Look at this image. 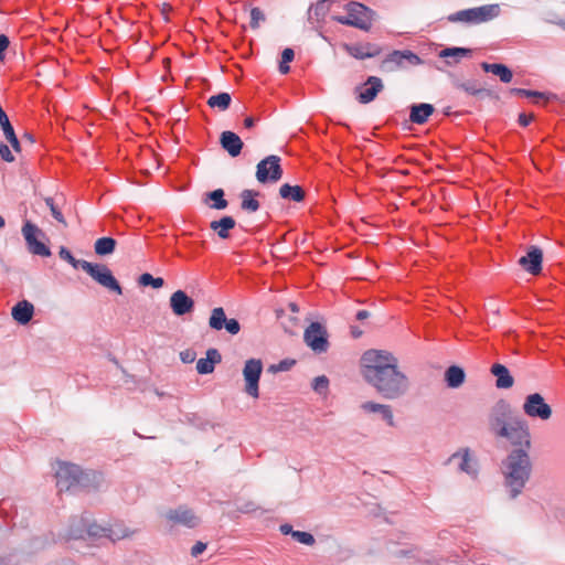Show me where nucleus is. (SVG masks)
<instances>
[{
  "label": "nucleus",
  "instance_id": "obj_1",
  "mask_svg": "<svg viewBox=\"0 0 565 565\" xmlns=\"http://www.w3.org/2000/svg\"><path fill=\"white\" fill-rule=\"evenodd\" d=\"M363 379L387 399L405 395L408 377L398 369V359L385 350H367L361 358Z\"/></svg>",
  "mask_w": 565,
  "mask_h": 565
},
{
  "label": "nucleus",
  "instance_id": "obj_2",
  "mask_svg": "<svg viewBox=\"0 0 565 565\" xmlns=\"http://www.w3.org/2000/svg\"><path fill=\"white\" fill-rule=\"evenodd\" d=\"M532 472V462L525 450H512L503 461L505 486L512 499L516 498L525 487Z\"/></svg>",
  "mask_w": 565,
  "mask_h": 565
},
{
  "label": "nucleus",
  "instance_id": "obj_3",
  "mask_svg": "<svg viewBox=\"0 0 565 565\" xmlns=\"http://www.w3.org/2000/svg\"><path fill=\"white\" fill-rule=\"evenodd\" d=\"M347 15H333L332 20L353 26L363 31H369L374 20V12L360 2H349L345 6Z\"/></svg>",
  "mask_w": 565,
  "mask_h": 565
},
{
  "label": "nucleus",
  "instance_id": "obj_4",
  "mask_svg": "<svg viewBox=\"0 0 565 565\" xmlns=\"http://www.w3.org/2000/svg\"><path fill=\"white\" fill-rule=\"evenodd\" d=\"M499 14L500 6L498 3H491L457 11L448 17V21L454 23L461 22L469 25L480 24L495 19Z\"/></svg>",
  "mask_w": 565,
  "mask_h": 565
},
{
  "label": "nucleus",
  "instance_id": "obj_5",
  "mask_svg": "<svg viewBox=\"0 0 565 565\" xmlns=\"http://www.w3.org/2000/svg\"><path fill=\"white\" fill-rule=\"evenodd\" d=\"M499 438H503L508 440L512 446L519 447L516 450H525L529 452L532 447L529 425L524 419L519 417L510 420V425L499 436Z\"/></svg>",
  "mask_w": 565,
  "mask_h": 565
},
{
  "label": "nucleus",
  "instance_id": "obj_6",
  "mask_svg": "<svg viewBox=\"0 0 565 565\" xmlns=\"http://www.w3.org/2000/svg\"><path fill=\"white\" fill-rule=\"evenodd\" d=\"M511 405L504 401H498L488 414V427L494 437L499 436L507 429L512 420Z\"/></svg>",
  "mask_w": 565,
  "mask_h": 565
},
{
  "label": "nucleus",
  "instance_id": "obj_7",
  "mask_svg": "<svg viewBox=\"0 0 565 565\" xmlns=\"http://www.w3.org/2000/svg\"><path fill=\"white\" fill-rule=\"evenodd\" d=\"M87 475L82 469L74 465L63 462L60 463L56 471V484L60 491H67L77 486H86Z\"/></svg>",
  "mask_w": 565,
  "mask_h": 565
},
{
  "label": "nucleus",
  "instance_id": "obj_8",
  "mask_svg": "<svg viewBox=\"0 0 565 565\" xmlns=\"http://www.w3.org/2000/svg\"><path fill=\"white\" fill-rule=\"evenodd\" d=\"M82 269L86 271L100 286L116 292L117 295L122 294V289L119 282L106 265L84 262V264H82Z\"/></svg>",
  "mask_w": 565,
  "mask_h": 565
},
{
  "label": "nucleus",
  "instance_id": "obj_9",
  "mask_svg": "<svg viewBox=\"0 0 565 565\" xmlns=\"http://www.w3.org/2000/svg\"><path fill=\"white\" fill-rule=\"evenodd\" d=\"M522 409L527 417L542 422L551 419L553 415L551 405L545 402V398L540 393L529 394L524 398Z\"/></svg>",
  "mask_w": 565,
  "mask_h": 565
},
{
  "label": "nucleus",
  "instance_id": "obj_10",
  "mask_svg": "<svg viewBox=\"0 0 565 565\" xmlns=\"http://www.w3.org/2000/svg\"><path fill=\"white\" fill-rule=\"evenodd\" d=\"M282 178L280 158L270 154L260 160L256 167V179L259 183H276Z\"/></svg>",
  "mask_w": 565,
  "mask_h": 565
},
{
  "label": "nucleus",
  "instance_id": "obj_11",
  "mask_svg": "<svg viewBox=\"0 0 565 565\" xmlns=\"http://www.w3.org/2000/svg\"><path fill=\"white\" fill-rule=\"evenodd\" d=\"M423 63L422 58L409 50L393 51L382 63V70L385 72H394L407 66H416Z\"/></svg>",
  "mask_w": 565,
  "mask_h": 565
},
{
  "label": "nucleus",
  "instance_id": "obj_12",
  "mask_svg": "<svg viewBox=\"0 0 565 565\" xmlns=\"http://www.w3.org/2000/svg\"><path fill=\"white\" fill-rule=\"evenodd\" d=\"M263 372V363L259 359H249L243 367V376L245 381V393L253 398L259 396V379Z\"/></svg>",
  "mask_w": 565,
  "mask_h": 565
},
{
  "label": "nucleus",
  "instance_id": "obj_13",
  "mask_svg": "<svg viewBox=\"0 0 565 565\" xmlns=\"http://www.w3.org/2000/svg\"><path fill=\"white\" fill-rule=\"evenodd\" d=\"M305 343L316 353H323L328 350V333L319 322H311L303 332Z\"/></svg>",
  "mask_w": 565,
  "mask_h": 565
},
{
  "label": "nucleus",
  "instance_id": "obj_14",
  "mask_svg": "<svg viewBox=\"0 0 565 565\" xmlns=\"http://www.w3.org/2000/svg\"><path fill=\"white\" fill-rule=\"evenodd\" d=\"M104 531V527L89 523L87 518L81 516L71 521L66 537L68 540H82L86 536H98Z\"/></svg>",
  "mask_w": 565,
  "mask_h": 565
},
{
  "label": "nucleus",
  "instance_id": "obj_15",
  "mask_svg": "<svg viewBox=\"0 0 565 565\" xmlns=\"http://www.w3.org/2000/svg\"><path fill=\"white\" fill-rule=\"evenodd\" d=\"M22 234L26 242L28 248L32 254L42 257L51 256L50 248L36 238V235H43V233L35 224L26 221L22 227Z\"/></svg>",
  "mask_w": 565,
  "mask_h": 565
},
{
  "label": "nucleus",
  "instance_id": "obj_16",
  "mask_svg": "<svg viewBox=\"0 0 565 565\" xmlns=\"http://www.w3.org/2000/svg\"><path fill=\"white\" fill-rule=\"evenodd\" d=\"M209 326L215 331L225 329L232 335H236L241 331L239 322L234 318L227 319L222 307H216L211 311Z\"/></svg>",
  "mask_w": 565,
  "mask_h": 565
},
{
  "label": "nucleus",
  "instance_id": "obj_17",
  "mask_svg": "<svg viewBox=\"0 0 565 565\" xmlns=\"http://www.w3.org/2000/svg\"><path fill=\"white\" fill-rule=\"evenodd\" d=\"M164 519L170 527L175 525H183L186 527H194L199 523V518L192 510L185 507H179L166 512Z\"/></svg>",
  "mask_w": 565,
  "mask_h": 565
},
{
  "label": "nucleus",
  "instance_id": "obj_18",
  "mask_svg": "<svg viewBox=\"0 0 565 565\" xmlns=\"http://www.w3.org/2000/svg\"><path fill=\"white\" fill-rule=\"evenodd\" d=\"M543 252L537 246H531L526 255L519 259L520 266L532 275H539L542 271Z\"/></svg>",
  "mask_w": 565,
  "mask_h": 565
},
{
  "label": "nucleus",
  "instance_id": "obj_19",
  "mask_svg": "<svg viewBox=\"0 0 565 565\" xmlns=\"http://www.w3.org/2000/svg\"><path fill=\"white\" fill-rule=\"evenodd\" d=\"M169 305L175 316H184L194 310V300L183 290L174 291L170 296Z\"/></svg>",
  "mask_w": 565,
  "mask_h": 565
},
{
  "label": "nucleus",
  "instance_id": "obj_20",
  "mask_svg": "<svg viewBox=\"0 0 565 565\" xmlns=\"http://www.w3.org/2000/svg\"><path fill=\"white\" fill-rule=\"evenodd\" d=\"M383 83L380 77L370 76L366 82L358 87V100L361 104H369L375 99L376 95L383 89Z\"/></svg>",
  "mask_w": 565,
  "mask_h": 565
},
{
  "label": "nucleus",
  "instance_id": "obj_21",
  "mask_svg": "<svg viewBox=\"0 0 565 565\" xmlns=\"http://www.w3.org/2000/svg\"><path fill=\"white\" fill-rule=\"evenodd\" d=\"M220 145L233 158L241 154L244 146L239 136L230 130L221 134Z\"/></svg>",
  "mask_w": 565,
  "mask_h": 565
},
{
  "label": "nucleus",
  "instance_id": "obj_22",
  "mask_svg": "<svg viewBox=\"0 0 565 565\" xmlns=\"http://www.w3.org/2000/svg\"><path fill=\"white\" fill-rule=\"evenodd\" d=\"M490 372L495 376V386L498 388L508 390L513 386L514 379L505 365L495 363L491 366Z\"/></svg>",
  "mask_w": 565,
  "mask_h": 565
},
{
  "label": "nucleus",
  "instance_id": "obj_23",
  "mask_svg": "<svg viewBox=\"0 0 565 565\" xmlns=\"http://www.w3.org/2000/svg\"><path fill=\"white\" fill-rule=\"evenodd\" d=\"M222 361L221 353L211 348L206 351V356L196 362V371L199 374H210L214 371L215 364Z\"/></svg>",
  "mask_w": 565,
  "mask_h": 565
},
{
  "label": "nucleus",
  "instance_id": "obj_24",
  "mask_svg": "<svg viewBox=\"0 0 565 565\" xmlns=\"http://www.w3.org/2000/svg\"><path fill=\"white\" fill-rule=\"evenodd\" d=\"M361 408L366 413H380L391 427L395 426L393 411L390 405L365 402L361 405Z\"/></svg>",
  "mask_w": 565,
  "mask_h": 565
},
{
  "label": "nucleus",
  "instance_id": "obj_25",
  "mask_svg": "<svg viewBox=\"0 0 565 565\" xmlns=\"http://www.w3.org/2000/svg\"><path fill=\"white\" fill-rule=\"evenodd\" d=\"M435 108L431 104L422 103L411 107L409 120L417 125H423L433 115Z\"/></svg>",
  "mask_w": 565,
  "mask_h": 565
},
{
  "label": "nucleus",
  "instance_id": "obj_26",
  "mask_svg": "<svg viewBox=\"0 0 565 565\" xmlns=\"http://www.w3.org/2000/svg\"><path fill=\"white\" fill-rule=\"evenodd\" d=\"M33 312V305L28 300H22L12 308L11 315L15 321L25 324L32 319Z\"/></svg>",
  "mask_w": 565,
  "mask_h": 565
},
{
  "label": "nucleus",
  "instance_id": "obj_27",
  "mask_svg": "<svg viewBox=\"0 0 565 565\" xmlns=\"http://www.w3.org/2000/svg\"><path fill=\"white\" fill-rule=\"evenodd\" d=\"M259 192L254 190H243L239 194L241 198V209L247 213H255L258 211L260 204L257 200Z\"/></svg>",
  "mask_w": 565,
  "mask_h": 565
},
{
  "label": "nucleus",
  "instance_id": "obj_28",
  "mask_svg": "<svg viewBox=\"0 0 565 565\" xmlns=\"http://www.w3.org/2000/svg\"><path fill=\"white\" fill-rule=\"evenodd\" d=\"M470 55L471 50L465 47H446L438 54L439 57L447 60L446 63L448 65L457 64L461 58L468 57Z\"/></svg>",
  "mask_w": 565,
  "mask_h": 565
},
{
  "label": "nucleus",
  "instance_id": "obj_29",
  "mask_svg": "<svg viewBox=\"0 0 565 565\" xmlns=\"http://www.w3.org/2000/svg\"><path fill=\"white\" fill-rule=\"evenodd\" d=\"M236 225L235 220L232 216H223L218 221H212L210 227L214 231L220 238H228L230 231Z\"/></svg>",
  "mask_w": 565,
  "mask_h": 565
},
{
  "label": "nucleus",
  "instance_id": "obj_30",
  "mask_svg": "<svg viewBox=\"0 0 565 565\" xmlns=\"http://www.w3.org/2000/svg\"><path fill=\"white\" fill-rule=\"evenodd\" d=\"M481 67L484 72L492 73L501 79L503 83H510L513 78L512 71L505 66L504 64H490V63H482Z\"/></svg>",
  "mask_w": 565,
  "mask_h": 565
},
{
  "label": "nucleus",
  "instance_id": "obj_31",
  "mask_svg": "<svg viewBox=\"0 0 565 565\" xmlns=\"http://www.w3.org/2000/svg\"><path fill=\"white\" fill-rule=\"evenodd\" d=\"M279 195L285 200L301 202L305 199V191L299 185L285 183L279 188Z\"/></svg>",
  "mask_w": 565,
  "mask_h": 565
},
{
  "label": "nucleus",
  "instance_id": "obj_32",
  "mask_svg": "<svg viewBox=\"0 0 565 565\" xmlns=\"http://www.w3.org/2000/svg\"><path fill=\"white\" fill-rule=\"evenodd\" d=\"M330 0L318 1L315 6L309 9V20L320 22L324 20L331 9Z\"/></svg>",
  "mask_w": 565,
  "mask_h": 565
},
{
  "label": "nucleus",
  "instance_id": "obj_33",
  "mask_svg": "<svg viewBox=\"0 0 565 565\" xmlns=\"http://www.w3.org/2000/svg\"><path fill=\"white\" fill-rule=\"evenodd\" d=\"M445 377L449 387L457 388L463 384L466 375L461 367L452 365L447 369Z\"/></svg>",
  "mask_w": 565,
  "mask_h": 565
},
{
  "label": "nucleus",
  "instance_id": "obj_34",
  "mask_svg": "<svg viewBox=\"0 0 565 565\" xmlns=\"http://www.w3.org/2000/svg\"><path fill=\"white\" fill-rule=\"evenodd\" d=\"M455 87L457 89H460V90H463L466 92L467 94L469 95H473V96H491V92L490 90H487L484 88H481L479 87V85L477 84L476 81H467V82H455L454 83Z\"/></svg>",
  "mask_w": 565,
  "mask_h": 565
},
{
  "label": "nucleus",
  "instance_id": "obj_35",
  "mask_svg": "<svg viewBox=\"0 0 565 565\" xmlns=\"http://www.w3.org/2000/svg\"><path fill=\"white\" fill-rule=\"evenodd\" d=\"M104 530L105 531L102 532L99 536H106L111 541L122 540L131 536L135 533V531H130L122 524H115L111 527Z\"/></svg>",
  "mask_w": 565,
  "mask_h": 565
},
{
  "label": "nucleus",
  "instance_id": "obj_36",
  "mask_svg": "<svg viewBox=\"0 0 565 565\" xmlns=\"http://www.w3.org/2000/svg\"><path fill=\"white\" fill-rule=\"evenodd\" d=\"M345 50L351 56L358 60L373 57L379 54V50L371 51L370 45H345Z\"/></svg>",
  "mask_w": 565,
  "mask_h": 565
},
{
  "label": "nucleus",
  "instance_id": "obj_37",
  "mask_svg": "<svg viewBox=\"0 0 565 565\" xmlns=\"http://www.w3.org/2000/svg\"><path fill=\"white\" fill-rule=\"evenodd\" d=\"M231 102H232L231 95L228 93L223 92V93H218L216 95H212L211 97H209L206 104L211 108H216L221 111H224L230 107Z\"/></svg>",
  "mask_w": 565,
  "mask_h": 565
},
{
  "label": "nucleus",
  "instance_id": "obj_38",
  "mask_svg": "<svg viewBox=\"0 0 565 565\" xmlns=\"http://www.w3.org/2000/svg\"><path fill=\"white\" fill-rule=\"evenodd\" d=\"M450 461H458L459 469L468 475H476V470L471 466V458L468 450L454 454Z\"/></svg>",
  "mask_w": 565,
  "mask_h": 565
},
{
  "label": "nucleus",
  "instance_id": "obj_39",
  "mask_svg": "<svg viewBox=\"0 0 565 565\" xmlns=\"http://www.w3.org/2000/svg\"><path fill=\"white\" fill-rule=\"evenodd\" d=\"M116 239L113 237H100L94 244V250L99 256L109 255L115 250Z\"/></svg>",
  "mask_w": 565,
  "mask_h": 565
},
{
  "label": "nucleus",
  "instance_id": "obj_40",
  "mask_svg": "<svg viewBox=\"0 0 565 565\" xmlns=\"http://www.w3.org/2000/svg\"><path fill=\"white\" fill-rule=\"evenodd\" d=\"M207 199L213 201L211 205L212 209L215 210H224L227 206V201L224 199V191L222 189H216L207 194Z\"/></svg>",
  "mask_w": 565,
  "mask_h": 565
},
{
  "label": "nucleus",
  "instance_id": "obj_41",
  "mask_svg": "<svg viewBox=\"0 0 565 565\" xmlns=\"http://www.w3.org/2000/svg\"><path fill=\"white\" fill-rule=\"evenodd\" d=\"M295 52L292 49H285L281 53V61L279 63V72L287 74L290 71L289 63L294 60Z\"/></svg>",
  "mask_w": 565,
  "mask_h": 565
},
{
  "label": "nucleus",
  "instance_id": "obj_42",
  "mask_svg": "<svg viewBox=\"0 0 565 565\" xmlns=\"http://www.w3.org/2000/svg\"><path fill=\"white\" fill-rule=\"evenodd\" d=\"M139 284L142 286H152L158 289L163 286L164 280L161 277L154 278L151 274L145 273L139 277Z\"/></svg>",
  "mask_w": 565,
  "mask_h": 565
},
{
  "label": "nucleus",
  "instance_id": "obj_43",
  "mask_svg": "<svg viewBox=\"0 0 565 565\" xmlns=\"http://www.w3.org/2000/svg\"><path fill=\"white\" fill-rule=\"evenodd\" d=\"M58 255L60 257L67 262L68 264L72 265L73 268L77 269L78 267L82 268V264H84L85 260H79V259H76L74 258V256L72 255V253L64 246H62L60 248V252H58Z\"/></svg>",
  "mask_w": 565,
  "mask_h": 565
},
{
  "label": "nucleus",
  "instance_id": "obj_44",
  "mask_svg": "<svg viewBox=\"0 0 565 565\" xmlns=\"http://www.w3.org/2000/svg\"><path fill=\"white\" fill-rule=\"evenodd\" d=\"M292 539L308 546H312L316 543L313 535L303 531H296V533H292Z\"/></svg>",
  "mask_w": 565,
  "mask_h": 565
},
{
  "label": "nucleus",
  "instance_id": "obj_45",
  "mask_svg": "<svg viewBox=\"0 0 565 565\" xmlns=\"http://www.w3.org/2000/svg\"><path fill=\"white\" fill-rule=\"evenodd\" d=\"M45 203L46 205L50 207L51 210V213H52V216L61 224H63L64 226H67V223L64 218V216L62 215V213L60 212V210L55 206L54 204V200L52 198H46L45 199Z\"/></svg>",
  "mask_w": 565,
  "mask_h": 565
},
{
  "label": "nucleus",
  "instance_id": "obj_46",
  "mask_svg": "<svg viewBox=\"0 0 565 565\" xmlns=\"http://www.w3.org/2000/svg\"><path fill=\"white\" fill-rule=\"evenodd\" d=\"M329 380L324 375H320L313 379L312 388L318 393H323L328 390Z\"/></svg>",
  "mask_w": 565,
  "mask_h": 565
},
{
  "label": "nucleus",
  "instance_id": "obj_47",
  "mask_svg": "<svg viewBox=\"0 0 565 565\" xmlns=\"http://www.w3.org/2000/svg\"><path fill=\"white\" fill-rule=\"evenodd\" d=\"M265 20V14L259 8H253L250 10V26L253 29H257L259 26V22Z\"/></svg>",
  "mask_w": 565,
  "mask_h": 565
},
{
  "label": "nucleus",
  "instance_id": "obj_48",
  "mask_svg": "<svg viewBox=\"0 0 565 565\" xmlns=\"http://www.w3.org/2000/svg\"><path fill=\"white\" fill-rule=\"evenodd\" d=\"M510 94L519 95L523 97L543 98L544 94L535 90H527L523 88H511Z\"/></svg>",
  "mask_w": 565,
  "mask_h": 565
},
{
  "label": "nucleus",
  "instance_id": "obj_49",
  "mask_svg": "<svg viewBox=\"0 0 565 565\" xmlns=\"http://www.w3.org/2000/svg\"><path fill=\"white\" fill-rule=\"evenodd\" d=\"M0 157L2 158V160L7 161V162H13L14 161V157L10 150V148L7 146V145H0Z\"/></svg>",
  "mask_w": 565,
  "mask_h": 565
},
{
  "label": "nucleus",
  "instance_id": "obj_50",
  "mask_svg": "<svg viewBox=\"0 0 565 565\" xmlns=\"http://www.w3.org/2000/svg\"><path fill=\"white\" fill-rule=\"evenodd\" d=\"M206 550V544L203 542H196L191 548V555L193 557L199 556Z\"/></svg>",
  "mask_w": 565,
  "mask_h": 565
},
{
  "label": "nucleus",
  "instance_id": "obj_51",
  "mask_svg": "<svg viewBox=\"0 0 565 565\" xmlns=\"http://www.w3.org/2000/svg\"><path fill=\"white\" fill-rule=\"evenodd\" d=\"M6 139L8 140V142L12 146V148L17 152H20V150H21L20 142H19V139L15 136V132H12L11 135L6 136Z\"/></svg>",
  "mask_w": 565,
  "mask_h": 565
},
{
  "label": "nucleus",
  "instance_id": "obj_52",
  "mask_svg": "<svg viewBox=\"0 0 565 565\" xmlns=\"http://www.w3.org/2000/svg\"><path fill=\"white\" fill-rule=\"evenodd\" d=\"M9 39L4 34H0V61L3 60V53L9 46Z\"/></svg>",
  "mask_w": 565,
  "mask_h": 565
},
{
  "label": "nucleus",
  "instance_id": "obj_53",
  "mask_svg": "<svg viewBox=\"0 0 565 565\" xmlns=\"http://www.w3.org/2000/svg\"><path fill=\"white\" fill-rule=\"evenodd\" d=\"M534 116L533 114H520L519 115V124L523 127H526L532 120H533Z\"/></svg>",
  "mask_w": 565,
  "mask_h": 565
},
{
  "label": "nucleus",
  "instance_id": "obj_54",
  "mask_svg": "<svg viewBox=\"0 0 565 565\" xmlns=\"http://www.w3.org/2000/svg\"><path fill=\"white\" fill-rule=\"evenodd\" d=\"M279 530L285 535H291L292 536V533H296V531L292 529V526L290 524H281Z\"/></svg>",
  "mask_w": 565,
  "mask_h": 565
},
{
  "label": "nucleus",
  "instance_id": "obj_55",
  "mask_svg": "<svg viewBox=\"0 0 565 565\" xmlns=\"http://www.w3.org/2000/svg\"><path fill=\"white\" fill-rule=\"evenodd\" d=\"M181 359L183 362L190 363L194 360V353L186 351L181 353Z\"/></svg>",
  "mask_w": 565,
  "mask_h": 565
},
{
  "label": "nucleus",
  "instance_id": "obj_56",
  "mask_svg": "<svg viewBox=\"0 0 565 565\" xmlns=\"http://www.w3.org/2000/svg\"><path fill=\"white\" fill-rule=\"evenodd\" d=\"M369 317H370V312L367 310H360L356 313V319L361 320V321L364 319H367Z\"/></svg>",
  "mask_w": 565,
  "mask_h": 565
},
{
  "label": "nucleus",
  "instance_id": "obj_57",
  "mask_svg": "<svg viewBox=\"0 0 565 565\" xmlns=\"http://www.w3.org/2000/svg\"><path fill=\"white\" fill-rule=\"evenodd\" d=\"M254 125H255V119L253 117L245 118V120H244L245 128L250 129L254 127Z\"/></svg>",
  "mask_w": 565,
  "mask_h": 565
},
{
  "label": "nucleus",
  "instance_id": "obj_58",
  "mask_svg": "<svg viewBox=\"0 0 565 565\" xmlns=\"http://www.w3.org/2000/svg\"><path fill=\"white\" fill-rule=\"evenodd\" d=\"M351 332H352V335H353L354 338H359V337H361V334H362V331H361V330H358V329H355V328H352V331H351Z\"/></svg>",
  "mask_w": 565,
  "mask_h": 565
},
{
  "label": "nucleus",
  "instance_id": "obj_59",
  "mask_svg": "<svg viewBox=\"0 0 565 565\" xmlns=\"http://www.w3.org/2000/svg\"><path fill=\"white\" fill-rule=\"evenodd\" d=\"M289 309H290L292 312H298V311H299L298 306H297L295 302H290V303H289Z\"/></svg>",
  "mask_w": 565,
  "mask_h": 565
},
{
  "label": "nucleus",
  "instance_id": "obj_60",
  "mask_svg": "<svg viewBox=\"0 0 565 565\" xmlns=\"http://www.w3.org/2000/svg\"><path fill=\"white\" fill-rule=\"evenodd\" d=\"M279 370H287V363L286 362H281L279 364Z\"/></svg>",
  "mask_w": 565,
  "mask_h": 565
},
{
  "label": "nucleus",
  "instance_id": "obj_61",
  "mask_svg": "<svg viewBox=\"0 0 565 565\" xmlns=\"http://www.w3.org/2000/svg\"><path fill=\"white\" fill-rule=\"evenodd\" d=\"M4 226V220L3 217L0 215V228H2Z\"/></svg>",
  "mask_w": 565,
  "mask_h": 565
},
{
  "label": "nucleus",
  "instance_id": "obj_62",
  "mask_svg": "<svg viewBox=\"0 0 565 565\" xmlns=\"http://www.w3.org/2000/svg\"><path fill=\"white\" fill-rule=\"evenodd\" d=\"M558 24L565 29V21H561Z\"/></svg>",
  "mask_w": 565,
  "mask_h": 565
}]
</instances>
